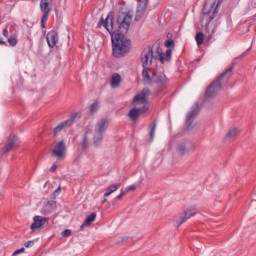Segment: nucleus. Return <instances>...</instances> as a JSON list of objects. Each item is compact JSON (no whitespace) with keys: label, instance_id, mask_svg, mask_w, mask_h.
Here are the masks:
<instances>
[{"label":"nucleus","instance_id":"obj_34","mask_svg":"<svg viewBox=\"0 0 256 256\" xmlns=\"http://www.w3.org/2000/svg\"><path fill=\"white\" fill-rule=\"evenodd\" d=\"M24 252H25V248L22 247L20 249H17L16 251H14L12 255L15 256V255H19V253H24Z\"/></svg>","mask_w":256,"mask_h":256},{"label":"nucleus","instance_id":"obj_32","mask_svg":"<svg viewBox=\"0 0 256 256\" xmlns=\"http://www.w3.org/2000/svg\"><path fill=\"white\" fill-rule=\"evenodd\" d=\"M143 17V10H137L135 21H139Z\"/></svg>","mask_w":256,"mask_h":256},{"label":"nucleus","instance_id":"obj_7","mask_svg":"<svg viewBox=\"0 0 256 256\" xmlns=\"http://www.w3.org/2000/svg\"><path fill=\"white\" fill-rule=\"evenodd\" d=\"M47 223H49V218L43 216H34L30 229L32 233H35V231H41V229H43Z\"/></svg>","mask_w":256,"mask_h":256},{"label":"nucleus","instance_id":"obj_20","mask_svg":"<svg viewBox=\"0 0 256 256\" xmlns=\"http://www.w3.org/2000/svg\"><path fill=\"white\" fill-rule=\"evenodd\" d=\"M121 187V183H116L110 185L107 189L106 192L104 193V197H109L112 193H115L119 188Z\"/></svg>","mask_w":256,"mask_h":256},{"label":"nucleus","instance_id":"obj_30","mask_svg":"<svg viewBox=\"0 0 256 256\" xmlns=\"http://www.w3.org/2000/svg\"><path fill=\"white\" fill-rule=\"evenodd\" d=\"M165 47H175V41L173 39H167L164 42Z\"/></svg>","mask_w":256,"mask_h":256},{"label":"nucleus","instance_id":"obj_40","mask_svg":"<svg viewBox=\"0 0 256 256\" xmlns=\"http://www.w3.org/2000/svg\"><path fill=\"white\" fill-rule=\"evenodd\" d=\"M59 191H61V187H58V188L55 190L56 193H59Z\"/></svg>","mask_w":256,"mask_h":256},{"label":"nucleus","instance_id":"obj_2","mask_svg":"<svg viewBox=\"0 0 256 256\" xmlns=\"http://www.w3.org/2000/svg\"><path fill=\"white\" fill-rule=\"evenodd\" d=\"M151 95V90L144 88L141 93L137 94L133 100L132 105L133 107H138V105H142V107L139 108H132L129 113L128 117L131 121H135L136 119H139L143 113H147L149 110V103H147V97Z\"/></svg>","mask_w":256,"mask_h":256},{"label":"nucleus","instance_id":"obj_35","mask_svg":"<svg viewBox=\"0 0 256 256\" xmlns=\"http://www.w3.org/2000/svg\"><path fill=\"white\" fill-rule=\"evenodd\" d=\"M129 191H135V185H129L126 187L125 192L129 193Z\"/></svg>","mask_w":256,"mask_h":256},{"label":"nucleus","instance_id":"obj_3","mask_svg":"<svg viewBox=\"0 0 256 256\" xmlns=\"http://www.w3.org/2000/svg\"><path fill=\"white\" fill-rule=\"evenodd\" d=\"M142 67H151L153 61H161L165 63V54L159 45H153L146 47L140 56Z\"/></svg>","mask_w":256,"mask_h":256},{"label":"nucleus","instance_id":"obj_26","mask_svg":"<svg viewBox=\"0 0 256 256\" xmlns=\"http://www.w3.org/2000/svg\"><path fill=\"white\" fill-rule=\"evenodd\" d=\"M195 39H196L197 45H203V40H204L203 32H198L196 34Z\"/></svg>","mask_w":256,"mask_h":256},{"label":"nucleus","instance_id":"obj_18","mask_svg":"<svg viewBox=\"0 0 256 256\" xmlns=\"http://www.w3.org/2000/svg\"><path fill=\"white\" fill-rule=\"evenodd\" d=\"M89 133H91V131L89 129H86L85 134L82 138L81 147L83 151L89 148Z\"/></svg>","mask_w":256,"mask_h":256},{"label":"nucleus","instance_id":"obj_15","mask_svg":"<svg viewBox=\"0 0 256 256\" xmlns=\"http://www.w3.org/2000/svg\"><path fill=\"white\" fill-rule=\"evenodd\" d=\"M49 1L51 0H40V11H42L43 15L48 13V16L51 15V8H49Z\"/></svg>","mask_w":256,"mask_h":256},{"label":"nucleus","instance_id":"obj_21","mask_svg":"<svg viewBox=\"0 0 256 256\" xmlns=\"http://www.w3.org/2000/svg\"><path fill=\"white\" fill-rule=\"evenodd\" d=\"M149 73H151V69L149 68V66L143 67L142 77L145 83H149V81H151V75Z\"/></svg>","mask_w":256,"mask_h":256},{"label":"nucleus","instance_id":"obj_17","mask_svg":"<svg viewBox=\"0 0 256 256\" xmlns=\"http://www.w3.org/2000/svg\"><path fill=\"white\" fill-rule=\"evenodd\" d=\"M95 219H97V213L92 212L88 217H86L85 221L81 225V228L83 229V227H89L93 221H95Z\"/></svg>","mask_w":256,"mask_h":256},{"label":"nucleus","instance_id":"obj_24","mask_svg":"<svg viewBox=\"0 0 256 256\" xmlns=\"http://www.w3.org/2000/svg\"><path fill=\"white\" fill-rule=\"evenodd\" d=\"M89 111L91 115H95V112L99 111V102L95 101L94 103H92L89 107Z\"/></svg>","mask_w":256,"mask_h":256},{"label":"nucleus","instance_id":"obj_5","mask_svg":"<svg viewBox=\"0 0 256 256\" xmlns=\"http://www.w3.org/2000/svg\"><path fill=\"white\" fill-rule=\"evenodd\" d=\"M221 5V0H214L213 2H205L202 9L203 17L206 21V25L215 19V15L219 13V6Z\"/></svg>","mask_w":256,"mask_h":256},{"label":"nucleus","instance_id":"obj_4","mask_svg":"<svg viewBox=\"0 0 256 256\" xmlns=\"http://www.w3.org/2000/svg\"><path fill=\"white\" fill-rule=\"evenodd\" d=\"M233 71V67H230L228 70H226L222 75H220L216 81H214L207 89L205 93L206 99H211L213 97H217V93L223 89V81L225 80V77L229 75Z\"/></svg>","mask_w":256,"mask_h":256},{"label":"nucleus","instance_id":"obj_11","mask_svg":"<svg viewBox=\"0 0 256 256\" xmlns=\"http://www.w3.org/2000/svg\"><path fill=\"white\" fill-rule=\"evenodd\" d=\"M46 41L50 49H53L57 43H59V34L55 31H50L46 35Z\"/></svg>","mask_w":256,"mask_h":256},{"label":"nucleus","instance_id":"obj_16","mask_svg":"<svg viewBox=\"0 0 256 256\" xmlns=\"http://www.w3.org/2000/svg\"><path fill=\"white\" fill-rule=\"evenodd\" d=\"M121 75L119 74H113L112 75V83H111V87L112 89H119V87H121Z\"/></svg>","mask_w":256,"mask_h":256},{"label":"nucleus","instance_id":"obj_38","mask_svg":"<svg viewBox=\"0 0 256 256\" xmlns=\"http://www.w3.org/2000/svg\"><path fill=\"white\" fill-rule=\"evenodd\" d=\"M3 36H4V37H9V30H8L7 28H5V29L3 30Z\"/></svg>","mask_w":256,"mask_h":256},{"label":"nucleus","instance_id":"obj_23","mask_svg":"<svg viewBox=\"0 0 256 256\" xmlns=\"http://www.w3.org/2000/svg\"><path fill=\"white\" fill-rule=\"evenodd\" d=\"M68 122L64 121V122H61L58 126H56L53 130L54 132V135H59V133H61V131H63V129H67L68 127Z\"/></svg>","mask_w":256,"mask_h":256},{"label":"nucleus","instance_id":"obj_41","mask_svg":"<svg viewBox=\"0 0 256 256\" xmlns=\"http://www.w3.org/2000/svg\"><path fill=\"white\" fill-rule=\"evenodd\" d=\"M107 198H103L102 203H106Z\"/></svg>","mask_w":256,"mask_h":256},{"label":"nucleus","instance_id":"obj_27","mask_svg":"<svg viewBox=\"0 0 256 256\" xmlns=\"http://www.w3.org/2000/svg\"><path fill=\"white\" fill-rule=\"evenodd\" d=\"M157 129V123H154L150 128L149 137L150 141H153V137H155V130Z\"/></svg>","mask_w":256,"mask_h":256},{"label":"nucleus","instance_id":"obj_19","mask_svg":"<svg viewBox=\"0 0 256 256\" xmlns=\"http://www.w3.org/2000/svg\"><path fill=\"white\" fill-rule=\"evenodd\" d=\"M238 135L239 130L237 128H232L227 132L225 139L226 141H233V139H235V137H237Z\"/></svg>","mask_w":256,"mask_h":256},{"label":"nucleus","instance_id":"obj_36","mask_svg":"<svg viewBox=\"0 0 256 256\" xmlns=\"http://www.w3.org/2000/svg\"><path fill=\"white\" fill-rule=\"evenodd\" d=\"M125 191H122L119 195H117L114 199V201H119V199H121L123 196H125Z\"/></svg>","mask_w":256,"mask_h":256},{"label":"nucleus","instance_id":"obj_33","mask_svg":"<svg viewBox=\"0 0 256 256\" xmlns=\"http://www.w3.org/2000/svg\"><path fill=\"white\" fill-rule=\"evenodd\" d=\"M33 245H35V242L33 240H29L25 242L24 247L29 248V247H33Z\"/></svg>","mask_w":256,"mask_h":256},{"label":"nucleus","instance_id":"obj_13","mask_svg":"<svg viewBox=\"0 0 256 256\" xmlns=\"http://www.w3.org/2000/svg\"><path fill=\"white\" fill-rule=\"evenodd\" d=\"M55 209H57V202L54 200H50L42 208L41 213L42 215H51V213H53Z\"/></svg>","mask_w":256,"mask_h":256},{"label":"nucleus","instance_id":"obj_39","mask_svg":"<svg viewBox=\"0 0 256 256\" xmlns=\"http://www.w3.org/2000/svg\"><path fill=\"white\" fill-rule=\"evenodd\" d=\"M166 57L171 59V50H166Z\"/></svg>","mask_w":256,"mask_h":256},{"label":"nucleus","instance_id":"obj_31","mask_svg":"<svg viewBox=\"0 0 256 256\" xmlns=\"http://www.w3.org/2000/svg\"><path fill=\"white\" fill-rule=\"evenodd\" d=\"M62 237H69L71 235V230L70 229H65L61 233Z\"/></svg>","mask_w":256,"mask_h":256},{"label":"nucleus","instance_id":"obj_42","mask_svg":"<svg viewBox=\"0 0 256 256\" xmlns=\"http://www.w3.org/2000/svg\"><path fill=\"white\" fill-rule=\"evenodd\" d=\"M122 241H126V239H125V238H122Z\"/></svg>","mask_w":256,"mask_h":256},{"label":"nucleus","instance_id":"obj_25","mask_svg":"<svg viewBox=\"0 0 256 256\" xmlns=\"http://www.w3.org/2000/svg\"><path fill=\"white\" fill-rule=\"evenodd\" d=\"M47 21H49V14H48V12L43 14L42 17H41V27H42V29H45V27L47 25Z\"/></svg>","mask_w":256,"mask_h":256},{"label":"nucleus","instance_id":"obj_14","mask_svg":"<svg viewBox=\"0 0 256 256\" xmlns=\"http://www.w3.org/2000/svg\"><path fill=\"white\" fill-rule=\"evenodd\" d=\"M17 141H18L17 136H13L12 140L7 144L6 147L3 148L2 150L3 155H8V153H11V150L17 144Z\"/></svg>","mask_w":256,"mask_h":256},{"label":"nucleus","instance_id":"obj_9","mask_svg":"<svg viewBox=\"0 0 256 256\" xmlns=\"http://www.w3.org/2000/svg\"><path fill=\"white\" fill-rule=\"evenodd\" d=\"M197 215V208L195 206H190L186 211L180 216V219L176 221L177 225H183L187 219H191V217H195Z\"/></svg>","mask_w":256,"mask_h":256},{"label":"nucleus","instance_id":"obj_10","mask_svg":"<svg viewBox=\"0 0 256 256\" xmlns=\"http://www.w3.org/2000/svg\"><path fill=\"white\" fill-rule=\"evenodd\" d=\"M199 115V104L195 103L186 116V123L188 125V129H191V125H193V121H195V117Z\"/></svg>","mask_w":256,"mask_h":256},{"label":"nucleus","instance_id":"obj_8","mask_svg":"<svg viewBox=\"0 0 256 256\" xmlns=\"http://www.w3.org/2000/svg\"><path fill=\"white\" fill-rule=\"evenodd\" d=\"M65 151H67L65 140H60L54 145L52 149V155L57 157V159H62V157L65 155Z\"/></svg>","mask_w":256,"mask_h":256},{"label":"nucleus","instance_id":"obj_22","mask_svg":"<svg viewBox=\"0 0 256 256\" xmlns=\"http://www.w3.org/2000/svg\"><path fill=\"white\" fill-rule=\"evenodd\" d=\"M78 119H81V113L76 112L72 114L68 120H66V123L69 127H71V125H73V123H76Z\"/></svg>","mask_w":256,"mask_h":256},{"label":"nucleus","instance_id":"obj_12","mask_svg":"<svg viewBox=\"0 0 256 256\" xmlns=\"http://www.w3.org/2000/svg\"><path fill=\"white\" fill-rule=\"evenodd\" d=\"M152 81L156 85H163L167 82V76L162 71H154Z\"/></svg>","mask_w":256,"mask_h":256},{"label":"nucleus","instance_id":"obj_28","mask_svg":"<svg viewBox=\"0 0 256 256\" xmlns=\"http://www.w3.org/2000/svg\"><path fill=\"white\" fill-rule=\"evenodd\" d=\"M8 43H9L10 47H15L17 45V36H11L8 39Z\"/></svg>","mask_w":256,"mask_h":256},{"label":"nucleus","instance_id":"obj_37","mask_svg":"<svg viewBox=\"0 0 256 256\" xmlns=\"http://www.w3.org/2000/svg\"><path fill=\"white\" fill-rule=\"evenodd\" d=\"M51 173H55L57 171V165L53 164L52 167L50 168Z\"/></svg>","mask_w":256,"mask_h":256},{"label":"nucleus","instance_id":"obj_29","mask_svg":"<svg viewBox=\"0 0 256 256\" xmlns=\"http://www.w3.org/2000/svg\"><path fill=\"white\" fill-rule=\"evenodd\" d=\"M177 150L179 151V153H180L181 155H185V152L187 151V148H186L185 145L182 143V144H179V145H178Z\"/></svg>","mask_w":256,"mask_h":256},{"label":"nucleus","instance_id":"obj_6","mask_svg":"<svg viewBox=\"0 0 256 256\" xmlns=\"http://www.w3.org/2000/svg\"><path fill=\"white\" fill-rule=\"evenodd\" d=\"M107 127H109V121L105 118H102L97 122L94 128V137H93V145L94 147H99L103 141V133L107 131Z\"/></svg>","mask_w":256,"mask_h":256},{"label":"nucleus","instance_id":"obj_1","mask_svg":"<svg viewBox=\"0 0 256 256\" xmlns=\"http://www.w3.org/2000/svg\"><path fill=\"white\" fill-rule=\"evenodd\" d=\"M131 21H133V16L129 13H120L117 18V23L119 25L120 32H115V26L113 25V16L108 15L107 18L102 22L106 31L110 33L112 39V53L117 59L127 55L131 51V40L127 39L123 33L129 31L131 27Z\"/></svg>","mask_w":256,"mask_h":256}]
</instances>
